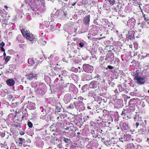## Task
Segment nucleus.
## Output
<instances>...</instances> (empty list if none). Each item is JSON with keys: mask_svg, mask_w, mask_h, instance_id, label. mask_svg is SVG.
<instances>
[{"mask_svg": "<svg viewBox=\"0 0 149 149\" xmlns=\"http://www.w3.org/2000/svg\"><path fill=\"white\" fill-rule=\"evenodd\" d=\"M20 134L21 135H24V133L23 132H20Z\"/></svg>", "mask_w": 149, "mask_h": 149, "instance_id": "obj_27", "label": "nucleus"}, {"mask_svg": "<svg viewBox=\"0 0 149 149\" xmlns=\"http://www.w3.org/2000/svg\"><path fill=\"white\" fill-rule=\"evenodd\" d=\"M142 129H141V130H139V132H140V133H141L143 134V132H141V131H142Z\"/></svg>", "mask_w": 149, "mask_h": 149, "instance_id": "obj_29", "label": "nucleus"}, {"mask_svg": "<svg viewBox=\"0 0 149 149\" xmlns=\"http://www.w3.org/2000/svg\"><path fill=\"white\" fill-rule=\"evenodd\" d=\"M138 116H136L134 118V120H135L136 119V118H138Z\"/></svg>", "mask_w": 149, "mask_h": 149, "instance_id": "obj_32", "label": "nucleus"}, {"mask_svg": "<svg viewBox=\"0 0 149 149\" xmlns=\"http://www.w3.org/2000/svg\"><path fill=\"white\" fill-rule=\"evenodd\" d=\"M87 85H85L83 86L82 89L83 92H85L87 90Z\"/></svg>", "mask_w": 149, "mask_h": 149, "instance_id": "obj_12", "label": "nucleus"}, {"mask_svg": "<svg viewBox=\"0 0 149 149\" xmlns=\"http://www.w3.org/2000/svg\"><path fill=\"white\" fill-rule=\"evenodd\" d=\"M28 62L30 65H32L34 63V61L32 58H29L28 60Z\"/></svg>", "mask_w": 149, "mask_h": 149, "instance_id": "obj_10", "label": "nucleus"}, {"mask_svg": "<svg viewBox=\"0 0 149 149\" xmlns=\"http://www.w3.org/2000/svg\"><path fill=\"white\" fill-rule=\"evenodd\" d=\"M88 109H91V108H90V107H88Z\"/></svg>", "mask_w": 149, "mask_h": 149, "instance_id": "obj_35", "label": "nucleus"}, {"mask_svg": "<svg viewBox=\"0 0 149 149\" xmlns=\"http://www.w3.org/2000/svg\"><path fill=\"white\" fill-rule=\"evenodd\" d=\"M140 147H141V146L140 145H137V149H138V148Z\"/></svg>", "mask_w": 149, "mask_h": 149, "instance_id": "obj_30", "label": "nucleus"}, {"mask_svg": "<svg viewBox=\"0 0 149 149\" xmlns=\"http://www.w3.org/2000/svg\"><path fill=\"white\" fill-rule=\"evenodd\" d=\"M135 80H136V82L137 83L140 84H142L144 83L145 81L143 79L141 76H139L138 74L135 75L134 77Z\"/></svg>", "mask_w": 149, "mask_h": 149, "instance_id": "obj_3", "label": "nucleus"}, {"mask_svg": "<svg viewBox=\"0 0 149 149\" xmlns=\"http://www.w3.org/2000/svg\"><path fill=\"white\" fill-rule=\"evenodd\" d=\"M125 113L124 112V111H123L122 112V115L123 114H125Z\"/></svg>", "mask_w": 149, "mask_h": 149, "instance_id": "obj_31", "label": "nucleus"}, {"mask_svg": "<svg viewBox=\"0 0 149 149\" xmlns=\"http://www.w3.org/2000/svg\"><path fill=\"white\" fill-rule=\"evenodd\" d=\"M26 76L27 79L30 80H32L33 78H36L37 77L36 74H33L32 73H29L26 75Z\"/></svg>", "mask_w": 149, "mask_h": 149, "instance_id": "obj_4", "label": "nucleus"}, {"mask_svg": "<svg viewBox=\"0 0 149 149\" xmlns=\"http://www.w3.org/2000/svg\"><path fill=\"white\" fill-rule=\"evenodd\" d=\"M94 94V93L93 91H91L89 92L88 94V95L92 97L93 96Z\"/></svg>", "mask_w": 149, "mask_h": 149, "instance_id": "obj_14", "label": "nucleus"}, {"mask_svg": "<svg viewBox=\"0 0 149 149\" xmlns=\"http://www.w3.org/2000/svg\"><path fill=\"white\" fill-rule=\"evenodd\" d=\"M34 109V108H33V109Z\"/></svg>", "mask_w": 149, "mask_h": 149, "instance_id": "obj_41", "label": "nucleus"}, {"mask_svg": "<svg viewBox=\"0 0 149 149\" xmlns=\"http://www.w3.org/2000/svg\"><path fill=\"white\" fill-rule=\"evenodd\" d=\"M65 149H68L67 148H65Z\"/></svg>", "mask_w": 149, "mask_h": 149, "instance_id": "obj_39", "label": "nucleus"}, {"mask_svg": "<svg viewBox=\"0 0 149 149\" xmlns=\"http://www.w3.org/2000/svg\"><path fill=\"white\" fill-rule=\"evenodd\" d=\"M3 56L4 57V58H5V57L6 56V53H5V52L3 53Z\"/></svg>", "mask_w": 149, "mask_h": 149, "instance_id": "obj_26", "label": "nucleus"}, {"mask_svg": "<svg viewBox=\"0 0 149 149\" xmlns=\"http://www.w3.org/2000/svg\"><path fill=\"white\" fill-rule=\"evenodd\" d=\"M58 148H62V144L61 143L59 144L58 145Z\"/></svg>", "mask_w": 149, "mask_h": 149, "instance_id": "obj_23", "label": "nucleus"}, {"mask_svg": "<svg viewBox=\"0 0 149 149\" xmlns=\"http://www.w3.org/2000/svg\"><path fill=\"white\" fill-rule=\"evenodd\" d=\"M97 82L96 81H92L89 84V87L91 88H95L97 86Z\"/></svg>", "mask_w": 149, "mask_h": 149, "instance_id": "obj_6", "label": "nucleus"}, {"mask_svg": "<svg viewBox=\"0 0 149 149\" xmlns=\"http://www.w3.org/2000/svg\"><path fill=\"white\" fill-rule=\"evenodd\" d=\"M108 68L109 69H113L114 67L111 65H109L108 66Z\"/></svg>", "mask_w": 149, "mask_h": 149, "instance_id": "obj_21", "label": "nucleus"}, {"mask_svg": "<svg viewBox=\"0 0 149 149\" xmlns=\"http://www.w3.org/2000/svg\"><path fill=\"white\" fill-rule=\"evenodd\" d=\"M7 84L9 86H13L15 83L14 80L12 79H10L7 80L6 81Z\"/></svg>", "mask_w": 149, "mask_h": 149, "instance_id": "obj_5", "label": "nucleus"}, {"mask_svg": "<svg viewBox=\"0 0 149 149\" xmlns=\"http://www.w3.org/2000/svg\"><path fill=\"white\" fill-rule=\"evenodd\" d=\"M148 93H149V90H148Z\"/></svg>", "mask_w": 149, "mask_h": 149, "instance_id": "obj_37", "label": "nucleus"}, {"mask_svg": "<svg viewBox=\"0 0 149 149\" xmlns=\"http://www.w3.org/2000/svg\"><path fill=\"white\" fill-rule=\"evenodd\" d=\"M83 68L85 72L89 73L92 72L93 70V68L92 66L86 64L83 65Z\"/></svg>", "mask_w": 149, "mask_h": 149, "instance_id": "obj_2", "label": "nucleus"}, {"mask_svg": "<svg viewBox=\"0 0 149 149\" xmlns=\"http://www.w3.org/2000/svg\"><path fill=\"white\" fill-rule=\"evenodd\" d=\"M108 2L109 3L107 4L104 3V5L107 6H112L115 3V0H109Z\"/></svg>", "mask_w": 149, "mask_h": 149, "instance_id": "obj_8", "label": "nucleus"}, {"mask_svg": "<svg viewBox=\"0 0 149 149\" xmlns=\"http://www.w3.org/2000/svg\"><path fill=\"white\" fill-rule=\"evenodd\" d=\"M19 139L20 141V142H19V144H22L24 139L22 138H19Z\"/></svg>", "mask_w": 149, "mask_h": 149, "instance_id": "obj_15", "label": "nucleus"}, {"mask_svg": "<svg viewBox=\"0 0 149 149\" xmlns=\"http://www.w3.org/2000/svg\"><path fill=\"white\" fill-rule=\"evenodd\" d=\"M28 126L30 128H31L33 126V124L31 122H29L28 123Z\"/></svg>", "mask_w": 149, "mask_h": 149, "instance_id": "obj_17", "label": "nucleus"}, {"mask_svg": "<svg viewBox=\"0 0 149 149\" xmlns=\"http://www.w3.org/2000/svg\"><path fill=\"white\" fill-rule=\"evenodd\" d=\"M10 56H7L5 62L6 63L8 61H9L10 59Z\"/></svg>", "mask_w": 149, "mask_h": 149, "instance_id": "obj_16", "label": "nucleus"}, {"mask_svg": "<svg viewBox=\"0 0 149 149\" xmlns=\"http://www.w3.org/2000/svg\"><path fill=\"white\" fill-rule=\"evenodd\" d=\"M21 32L23 36L26 39L30 41H32L35 38L34 36L32 33H30L29 31H27L25 29L22 30Z\"/></svg>", "mask_w": 149, "mask_h": 149, "instance_id": "obj_1", "label": "nucleus"}, {"mask_svg": "<svg viewBox=\"0 0 149 149\" xmlns=\"http://www.w3.org/2000/svg\"><path fill=\"white\" fill-rule=\"evenodd\" d=\"M77 134H80V133H79V132H78V133H77Z\"/></svg>", "mask_w": 149, "mask_h": 149, "instance_id": "obj_36", "label": "nucleus"}, {"mask_svg": "<svg viewBox=\"0 0 149 149\" xmlns=\"http://www.w3.org/2000/svg\"><path fill=\"white\" fill-rule=\"evenodd\" d=\"M143 17H144V19L145 20L146 22H147L148 21V19H147L146 17H145V15L144 14L143 15Z\"/></svg>", "mask_w": 149, "mask_h": 149, "instance_id": "obj_22", "label": "nucleus"}, {"mask_svg": "<svg viewBox=\"0 0 149 149\" xmlns=\"http://www.w3.org/2000/svg\"><path fill=\"white\" fill-rule=\"evenodd\" d=\"M1 50L3 52H4L5 51V50L4 49V48H3V47H1Z\"/></svg>", "mask_w": 149, "mask_h": 149, "instance_id": "obj_25", "label": "nucleus"}, {"mask_svg": "<svg viewBox=\"0 0 149 149\" xmlns=\"http://www.w3.org/2000/svg\"><path fill=\"white\" fill-rule=\"evenodd\" d=\"M90 16L88 15L84 18L83 21L84 23L86 24H89L90 22Z\"/></svg>", "mask_w": 149, "mask_h": 149, "instance_id": "obj_7", "label": "nucleus"}, {"mask_svg": "<svg viewBox=\"0 0 149 149\" xmlns=\"http://www.w3.org/2000/svg\"><path fill=\"white\" fill-rule=\"evenodd\" d=\"M4 8H6V10H8V9L9 8V7H8L6 5H5L4 6Z\"/></svg>", "mask_w": 149, "mask_h": 149, "instance_id": "obj_24", "label": "nucleus"}, {"mask_svg": "<svg viewBox=\"0 0 149 149\" xmlns=\"http://www.w3.org/2000/svg\"><path fill=\"white\" fill-rule=\"evenodd\" d=\"M136 127H137L139 125V123H136Z\"/></svg>", "mask_w": 149, "mask_h": 149, "instance_id": "obj_28", "label": "nucleus"}, {"mask_svg": "<svg viewBox=\"0 0 149 149\" xmlns=\"http://www.w3.org/2000/svg\"><path fill=\"white\" fill-rule=\"evenodd\" d=\"M75 4H76V3H74V4H73L72 5V6H74L75 5Z\"/></svg>", "mask_w": 149, "mask_h": 149, "instance_id": "obj_33", "label": "nucleus"}, {"mask_svg": "<svg viewBox=\"0 0 149 149\" xmlns=\"http://www.w3.org/2000/svg\"><path fill=\"white\" fill-rule=\"evenodd\" d=\"M77 45L78 46H79V45L81 47H83L85 45V42L83 40L79 41L78 42Z\"/></svg>", "mask_w": 149, "mask_h": 149, "instance_id": "obj_9", "label": "nucleus"}, {"mask_svg": "<svg viewBox=\"0 0 149 149\" xmlns=\"http://www.w3.org/2000/svg\"><path fill=\"white\" fill-rule=\"evenodd\" d=\"M119 91H120V92H121V91H120V89H119Z\"/></svg>", "mask_w": 149, "mask_h": 149, "instance_id": "obj_38", "label": "nucleus"}, {"mask_svg": "<svg viewBox=\"0 0 149 149\" xmlns=\"http://www.w3.org/2000/svg\"><path fill=\"white\" fill-rule=\"evenodd\" d=\"M64 141L66 143H68L69 142L70 140L67 138H64Z\"/></svg>", "mask_w": 149, "mask_h": 149, "instance_id": "obj_18", "label": "nucleus"}, {"mask_svg": "<svg viewBox=\"0 0 149 149\" xmlns=\"http://www.w3.org/2000/svg\"><path fill=\"white\" fill-rule=\"evenodd\" d=\"M5 45V43L3 42H1L0 44V47H3V46Z\"/></svg>", "mask_w": 149, "mask_h": 149, "instance_id": "obj_19", "label": "nucleus"}, {"mask_svg": "<svg viewBox=\"0 0 149 149\" xmlns=\"http://www.w3.org/2000/svg\"><path fill=\"white\" fill-rule=\"evenodd\" d=\"M35 61H36V62H38V63H40L41 62H42V61H40V60H39V58H36V59H35Z\"/></svg>", "mask_w": 149, "mask_h": 149, "instance_id": "obj_20", "label": "nucleus"}, {"mask_svg": "<svg viewBox=\"0 0 149 149\" xmlns=\"http://www.w3.org/2000/svg\"><path fill=\"white\" fill-rule=\"evenodd\" d=\"M148 140H149V139L148 138Z\"/></svg>", "mask_w": 149, "mask_h": 149, "instance_id": "obj_40", "label": "nucleus"}, {"mask_svg": "<svg viewBox=\"0 0 149 149\" xmlns=\"http://www.w3.org/2000/svg\"><path fill=\"white\" fill-rule=\"evenodd\" d=\"M149 19H148V21L147 22V23H148V24H149Z\"/></svg>", "mask_w": 149, "mask_h": 149, "instance_id": "obj_34", "label": "nucleus"}, {"mask_svg": "<svg viewBox=\"0 0 149 149\" xmlns=\"http://www.w3.org/2000/svg\"><path fill=\"white\" fill-rule=\"evenodd\" d=\"M123 130H127L128 128L127 124L126 123H123Z\"/></svg>", "mask_w": 149, "mask_h": 149, "instance_id": "obj_11", "label": "nucleus"}, {"mask_svg": "<svg viewBox=\"0 0 149 149\" xmlns=\"http://www.w3.org/2000/svg\"><path fill=\"white\" fill-rule=\"evenodd\" d=\"M73 69H75V71L76 72H80L81 71V70L82 69L81 68V67H78V69L77 68H72Z\"/></svg>", "mask_w": 149, "mask_h": 149, "instance_id": "obj_13", "label": "nucleus"}]
</instances>
